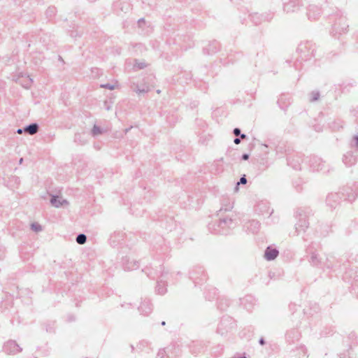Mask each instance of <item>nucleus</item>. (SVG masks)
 I'll return each mask as SVG.
<instances>
[{
	"label": "nucleus",
	"instance_id": "1",
	"mask_svg": "<svg viewBox=\"0 0 358 358\" xmlns=\"http://www.w3.org/2000/svg\"><path fill=\"white\" fill-rule=\"evenodd\" d=\"M218 220L208 224V229L209 231L215 234L227 235L229 233L230 230L234 229L236 223L233 219V215H218Z\"/></svg>",
	"mask_w": 358,
	"mask_h": 358
},
{
	"label": "nucleus",
	"instance_id": "2",
	"mask_svg": "<svg viewBox=\"0 0 358 358\" xmlns=\"http://www.w3.org/2000/svg\"><path fill=\"white\" fill-rule=\"evenodd\" d=\"M357 196V193L350 187H345L341 191L336 193H330L326 199V203L331 209H334L340 203L341 201L352 202Z\"/></svg>",
	"mask_w": 358,
	"mask_h": 358
},
{
	"label": "nucleus",
	"instance_id": "3",
	"mask_svg": "<svg viewBox=\"0 0 358 358\" xmlns=\"http://www.w3.org/2000/svg\"><path fill=\"white\" fill-rule=\"evenodd\" d=\"M314 215L313 210L309 206H301L294 209V217L296 220L295 223V234H300L305 232L309 227V218Z\"/></svg>",
	"mask_w": 358,
	"mask_h": 358
},
{
	"label": "nucleus",
	"instance_id": "4",
	"mask_svg": "<svg viewBox=\"0 0 358 358\" xmlns=\"http://www.w3.org/2000/svg\"><path fill=\"white\" fill-rule=\"evenodd\" d=\"M315 44L312 41L301 42L296 49L299 57L294 62V69L296 71H300L302 69V62L310 60L312 57H315Z\"/></svg>",
	"mask_w": 358,
	"mask_h": 358
},
{
	"label": "nucleus",
	"instance_id": "5",
	"mask_svg": "<svg viewBox=\"0 0 358 358\" xmlns=\"http://www.w3.org/2000/svg\"><path fill=\"white\" fill-rule=\"evenodd\" d=\"M278 153H285L287 155V165L294 170H301L303 158L301 154L292 153L293 150L290 146L287 148L285 143H280L276 147Z\"/></svg>",
	"mask_w": 358,
	"mask_h": 358
},
{
	"label": "nucleus",
	"instance_id": "6",
	"mask_svg": "<svg viewBox=\"0 0 358 358\" xmlns=\"http://www.w3.org/2000/svg\"><path fill=\"white\" fill-rule=\"evenodd\" d=\"M331 20L334 21L332 25V31L335 34H342L345 33L349 27L347 18L343 15L341 10H338L331 15Z\"/></svg>",
	"mask_w": 358,
	"mask_h": 358
},
{
	"label": "nucleus",
	"instance_id": "7",
	"mask_svg": "<svg viewBox=\"0 0 358 358\" xmlns=\"http://www.w3.org/2000/svg\"><path fill=\"white\" fill-rule=\"evenodd\" d=\"M173 36H170L166 38V43L168 45L178 44L181 48L185 50L189 48L194 45V42L192 41V37L189 35H180L173 33Z\"/></svg>",
	"mask_w": 358,
	"mask_h": 358
},
{
	"label": "nucleus",
	"instance_id": "8",
	"mask_svg": "<svg viewBox=\"0 0 358 358\" xmlns=\"http://www.w3.org/2000/svg\"><path fill=\"white\" fill-rule=\"evenodd\" d=\"M236 327L235 320L230 316H223L218 324L217 331L222 336L231 332Z\"/></svg>",
	"mask_w": 358,
	"mask_h": 358
},
{
	"label": "nucleus",
	"instance_id": "9",
	"mask_svg": "<svg viewBox=\"0 0 358 358\" xmlns=\"http://www.w3.org/2000/svg\"><path fill=\"white\" fill-rule=\"evenodd\" d=\"M336 338L338 341L341 340V347L343 350H346L348 352L349 358H351L350 350L352 349V345H358V336L354 331H351L346 337L342 338L340 335H336Z\"/></svg>",
	"mask_w": 358,
	"mask_h": 358
},
{
	"label": "nucleus",
	"instance_id": "10",
	"mask_svg": "<svg viewBox=\"0 0 358 358\" xmlns=\"http://www.w3.org/2000/svg\"><path fill=\"white\" fill-rule=\"evenodd\" d=\"M189 278L196 285L206 281L207 274L202 266H196L189 272Z\"/></svg>",
	"mask_w": 358,
	"mask_h": 358
},
{
	"label": "nucleus",
	"instance_id": "11",
	"mask_svg": "<svg viewBox=\"0 0 358 358\" xmlns=\"http://www.w3.org/2000/svg\"><path fill=\"white\" fill-rule=\"evenodd\" d=\"M160 276H158V294L164 295L167 292V281L170 278V274L164 271V267H160Z\"/></svg>",
	"mask_w": 358,
	"mask_h": 358
},
{
	"label": "nucleus",
	"instance_id": "12",
	"mask_svg": "<svg viewBox=\"0 0 358 358\" xmlns=\"http://www.w3.org/2000/svg\"><path fill=\"white\" fill-rule=\"evenodd\" d=\"M255 212L260 215H268V217H270L273 213V210H271L269 202L267 201H260L255 206Z\"/></svg>",
	"mask_w": 358,
	"mask_h": 358
},
{
	"label": "nucleus",
	"instance_id": "13",
	"mask_svg": "<svg viewBox=\"0 0 358 358\" xmlns=\"http://www.w3.org/2000/svg\"><path fill=\"white\" fill-rule=\"evenodd\" d=\"M250 20L255 25H259L264 22H271L273 17V13H265L263 14L254 13L250 15Z\"/></svg>",
	"mask_w": 358,
	"mask_h": 358
},
{
	"label": "nucleus",
	"instance_id": "14",
	"mask_svg": "<svg viewBox=\"0 0 358 358\" xmlns=\"http://www.w3.org/2000/svg\"><path fill=\"white\" fill-rule=\"evenodd\" d=\"M308 163L313 171H320L324 169L325 162L320 157L313 155L309 157Z\"/></svg>",
	"mask_w": 358,
	"mask_h": 358
},
{
	"label": "nucleus",
	"instance_id": "15",
	"mask_svg": "<svg viewBox=\"0 0 358 358\" xmlns=\"http://www.w3.org/2000/svg\"><path fill=\"white\" fill-rule=\"evenodd\" d=\"M261 224L256 220H251L246 222L244 225V229L247 233L256 234L260 229Z\"/></svg>",
	"mask_w": 358,
	"mask_h": 358
},
{
	"label": "nucleus",
	"instance_id": "16",
	"mask_svg": "<svg viewBox=\"0 0 358 358\" xmlns=\"http://www.w3.org/2000/svg\"><path fill=\"white\" fill-rule=\"evenodd\" d=\"M22 349L19 346V345L13 340L8 341L6 342L3 346V351L7 354H17L20 352Z\"/></svg>",
	"mask_w": 358,
	"mask_h": 358
},
{
	"label": "nucleus",
	"instance_id": "17",
	"mask_svg": "<svg viewBox=\"0 0 358 358\" xmlns=\"http://www.w3.org/2000/svg\"><path fill=\"white\" fill-rule=\"evenodd\" d=\"M220 50V44L218 41L214 40L210 41L208 44L203 47V52L205 55H210L217 53Z\"/></svg>",
	"mask_w": 358,
	"mask_h": 358
},
{
	"label": "nucleus",
	"instance_id": "18",
	"mask_svg": "<svg viewBox=\"0 0 358 358\" xmlns=\"http://www.w3.org/2000/svg\"><path fill=\"white\" fill-rule=\"evenodd\" d=\"M322 13L321 8L315 5H310L308 7L307 16L310 20H317Z\"/></svg>",
	"mask_w": 358,
	"mask_h": 358
},
{
	"label": "nucleus",
	"instance_id": "19",
	"mask_svg": "<svg viewBox=\"0 0 358 358\" xmlns=\"http://www.w3.org/2000/svg\"><path fill=\"white\" fill-rule=\"evenodd\" d=\"M293 358H308V350L304 345H300L292 350Z\"/></svg>",
	"mask_w": 358,
	"mask_h": 358
},
{
	"label": "nucleus",
	"instance_id": "20",
	"mask_svg": "<svg viewBox=\"0 0 358 358\" xmlns=\"http://www.w3.org/2000/svg\"><path fill=\"white\" fill-rule=\"evenodd\" d=\"M138 310L141 315H148L152 311V306L150 299L147 298L143 299Z\"/></svg>",
	"mask_w": 358,
	"mask_h": 358
},
{
	"label": "nucleus",
	"instance_id": "21",
	"mask_svg": "<svg viewBox=\"0 0 358 358\" xmlns=\"http://www.w3.org/2000/svg\"><path fill=\"white\" fill-rule=\"evenodd\" d=\"M357 160V155L352 151H348L343 155V162L347 166H352L355 165Z\"/></svg>",
	"mask_w": 358,
	"mask_h": 358
},
{
	"label": "nucleus",
	"instance_id": "22",
	"mask_svg": "<svg viewBox=\"0 0 358 358\" xmlns=\"http://www.w3.org/2000/svg\"><path fill=\"white\" fill-rule=\"evenodd\" d=\"M241 303L248 311H251L256 305V299L252 295H246L241 299Z\"/></svg>",
	"mask_w": 358,
	"mask_h": 358
},
{
	"label": "nucleus",
	"instance_id": "23",
	"mask_svg": "<svg viewBox=\"0 0 358 358\" xmlns=\"http://www.w3.org/2000/svg\"><path fill=\"white\" fill-rule=\"evenodd\" d=\"M301 337V333L296 329H292L287 331L285 338L287 342L292 343L296 341H299Z\"/></svg>",
	"mask_w": 358,
	"mask_h": 358
},
{
	"label": "nucleus",
	"instance_id": "24",
	"mask_svg": "<svg viewBox=\"0 0 358 358\" xmlns=\"http://www.w3.org/2000/svg\"><path fill=\"white\" fill-rule=\"evenodd\" d=\"M277 103L282 110L286 111L291 103V97L288 94H282L278 98Z\"/></svg>",
	"mask_w": 358,
	"mask_h": 358
},
{
	"label": "nucleus",
	"instance_id": "25",
	"mask_svg": "<svg viewBox=\"0 0 358 358\" xmlns=\"http://www.w3.org/2000/svg\"><path fill=\"white\" fill-rule=\"evenodd\" d=\"M174 349L173 345L160 349L158 351L157 356L158 357H159V358H174L176 357L175 353L173 352Z\"/></svg>",
	"mask_w": 358,
	"mask_h": 358
},
{
	"label": "nucleus",
	"instance_id": "26",
	"mask_svg": "<svg viewBox=\"0 0 358 358\" xmlns=\"http://www.w3.org/2000/svg\"><path fill=\"white\" fill-rule=\"evenodd\" d=\"M279 255L277 248H266L264 257L267 261L274 260Z\"/></svg>",
	"mask_w": 358,
	"mask_h": 358
},
{
	"label": "nucleus",
	"instance_id": "27",
	"mask_svg": "<svg viewBox=\"0 0 358 358\" xmlns=\"http://www.w3.org/2000/svg\"><path fill=\"white\" fill-rule=\"evenodd\" d=\"M299 3L296 0H289L288 2L285 3L283 6V10L285 12L289 13L295 12L299 8Z\"/></svg>",
	"mask_w": 358,
	"mask_h": 358
},
{
	"label": "nucleus",
	"instance_id": "28",
	"mask_svg": "<svg viewBox=\"0 0 358 358\" xmlns=\"http://www.w3.org/2000/svg\"><path fill=\"white\" fill-rule=\"evenodd\" d=\"M233 208V203L228 199H224L222 202V207L217 212L218 215H227V212H230Z\"/></svg>",
	"mask_w": 358,
	"mask_h": 358
},
{
	"label": "nucleus",
	"instance_id": "29",
	"mask_svg": "<svg viewBox=\"0 0 358 358\" xmlns=\"http://www.w3.org/2000/svg\"><path fill=\"white\" fill-rule=\"evenodd\" d=\"M217 308L222 311L226 310L229 305L230 301L224 296L219 297L217 302Z\"/></svg>",
	"mask_w": 358,
	"mask_h": 358
},
{
	"label": "nucleus",
	"instance_id": "30",
	"mask_svg": "<svg viewBox=\"0 0 358 358\" xmlns=\"http://www.w3.org/2000/svg\"><path fill=\"white\" fill-rule=\"evenodd\" d=\"M125 270L131 271L138 267V262L134 259H127L123 263Z\"/></svg>",
	"mask_w": 358,
	"mask_h": 358
},
{
	"label": "nucleus",
	"instance_id": "31",
	"mask_svg": "<svg viewBox=\"0 0 358 358\" xmlns=\"http://www.w3.org/2000/svg\"><path fill=\"white\" fill-rule=\"evenodd\" d=\"M329 125L332 130L339 131L343 127V121L340 119H337L330 122Z\"/></svg>",
	"mask_w": 358,
	"mask_h": 358
},
{
	"label": "nucleus",
	"instance_id": "32",
	"mask_svg": "<svg viewBox=\"0 0 358 358\" xmlns=\"http://www.w3.org/2000/svg\"><path fill=\"white\" fill-rule=\"evenodd\" d=\"M310 260H309L310 262L313 266H317L320 262V258L319 257L318 252H317L316 250H315L314 251L310 252Z\"/></svg>",
	"mask_w": 358,
	"mask_h": 358
},
{
	"label": "nucleus",
	"instance_id": "33",
	"mask_svg": "<svg viewBox=\"0 0 358 358\" xmlns=\"http://www.w3.org/2000/svg\"><path fill=\"white\" fill-rule=\"evenodd\" d=\"M217 289L215 287H210L205 292V297L208 301H211L217 296Z\"/></svg>",
	"mask_w": 358,
	"mask_h": 358
},
{
	"label": "nucleus",
	"instance_id": "34",
	"mask_svg": "<svg viewBox=\"0 0 358 358\" xmlns=\"http://www.w3.org/2000/svg\"><path fill=\"white\" fill-rule=\"evenodd\" d=\"M50 202L51 204L56 208L66 205L67 203V201L66 200H62L61 199H58L57 197L55 196H53L51 199Z\"/></svg>",
	"mask_w": 358,
	"mask_h": 358
},
{
	"label": "nucleus",
	"instance_id": "35",
	"mask_svg": "<svg viewBox=\"0 0 358 358\" xmlns=\"http://www.w3.org/2000/svg\"><path fill=\"white\" fill-rule=\"evenodd\" d=\"M350 292L358 299V279H354L351 284Z\"/></svg>",
	"mask_w": 358,
	"mask_h": 358
},
{
	"label": "nucleus",
	"instance_id": "36",
	"mask_svg": "<svg viewBox=\"0 0 358 358\" xmlns=\"http://www.w3.org/2000/svg\"><path fill=\"white\" fill-rule=\"evenodd\" d=\"M310 101L315 102L319 100L320 96V93L318 90L312 91L310 94Z\"/></svg>",
	"mask_w": 358,
	"mask_h": 358
},
{
	"label": "nucleus",
	"instance_id": "37",
	"mask_svg": "<svg viewBox=\"0 0 358 358\" xmlns=\"http://www.w3.org/2000/svg\"><path fill=\"white\" fill-rule=\"evenodd\" d=\"M24 131L28 132L29 134L33 135L36 134L38 131V126L36 124H33L27 127L24 129Z\"/></svg>",
	"mask_w": 358,
	"mask_h": 358
},
{
	"label": "nucleus",
	"instance_id": "38",
	"mask_svg": "<svg viewBox=\"0 0 358 358\" xmlns=\"http://www.w3.org/2000/svg\"><path fill=\"white\" fill-rule=\"evenodd\" d=\"M143 271L145 272L147 276L150 278L155 279V271L154 269L146 267L143 270Z\"/></svg>",
	"mask_w": 358,
	"mask_h": 358
},
{
	"label": "nucleus",
	"instance_id": "39",
	"mask_svg": "<svg viewBox=\"0 0 358 358\" xmlns=\"http://www.w3.org/2000/svg\"><path fill=\"white\" fill-rule=\"evenodd\" d=\"M246 183H247V178H246V176H245V175H243V176L241 177V178H240L239 181H238V182H237V183H236V187H235V189H236V190H237V189H238V185H245V184H246Z\"/></svg>",
	"mask_w": 358,
	"mask_h": 358
},
{
	"label": "nucleus",
	"instance_id": "40",
	"mask_svg": "<svg viewBox=\"0 0 358 358\" xmlns=\"http://www.w3.org/2000/svg\"><path fill=\"white\" fill-rule=\"evenodd\" d=\"M77 243L78 244H84L86 241V236L84 234H80L76 238Z\"/></svg>",
	"mask_w": 358,
	"mask_h": 358
},
{
	"label": "nucleus",
	"instance_id": "41",
	"mask_svg": "<svg viewBox=\"0 0 358 358\" xmlns=\"http://www.w3.org/2000/svg\"><path fill=\"white\" fill-rule=\"evenodd\" d=\"M320 227H321V229H320L321 234H322L323 235L327 234L329 233V231L331 230L330 225L326 224L325 226H324V229H322V225Z\"/></svg>",
	"mask_w": 358,
	"mask_h": 358
},
{
	"label": "nucleus",
	"instance_id": "42",
	"mask_svg": "<svg viewBox=\"0 0 358 358\" xmlns=\"http://www.w3.org/2000/svg\"><path fill=\"white\" fill-rule=\"evenodd\" d=\"M31 229L34 231L38 232L41 230V226L38 223L34 222L31 224Z\"/></svg>",
	"mask_w": 358,
	"mask_h": 358
},
{
	"label": "nucleus",
	"instance_id": "43",
	"mask_svg": "<svg viewBox=\"0 0 358 358\" xmlns=\"http://www.w3.org/2000/svg\"><path fill=\"white\" fill-rule=\"evenodd\" d=\"M233 134L236 136H239L241 134V129L236 127V128H234V130H233Z\"/></svg>",
	"mask_w": 358,
	"mask_h": 358
},
{
	"label": "nucleus",
	"instance_id": "44",
	"mask_svg": "<svg viewBox=\"0 0 358 358\" xmlns=\"http://www.w3.org/2000/svg\"><path fill=\"white\" fill-rule=\"evenodd\" d=\"M92 132L94 135H97V134H99L101 133L100 129L96 126L94 127V128L92 129Z\"/></svg>",
	"mask_w": 358,
	"mask_h": 358
},
{
	"label": "nucleus",
	"instance_id": "45",
	"mask_svg": "<svg viewBox=\"0 0 358 358\" xmlns=\"http://www.w3.org/2000/svg\"><path fill=\"white\" fill-rule=\"evenodd\" d=\"M250 157V155L248 154V153H243L241 156V159L242 160H244V161H246L249 159Z\"/></svg>",
	"mask_w": 358,
	"mask_h": 358
},
{
	"label": "nucleus",
	"instance_id": "46",
	"mask_svg": "<svg viewBox=\"0 0 358 358\" xmlns=\"http://www.w3.org/2000/svg\"><path fill=\"white\" fill-rule=\"evenodd\" d=\"M241 140L239 137H236L234 139V143L236 145L239 144L241 143Z\"/></svg>",
	"mask_w": 358,
	"mask_h": 358
},
{
	"label": "nucleus",
	"instance_id": "47",
	"mask_svg": "<svg viewBox=\"0 0 358 358\" xmlns=\"http://www.w3.org/2000/svg\"><path fill=\"white\" fill-rule=\"evenodd\" d=\"M355 147L358 149V135L354 136Z\"/></svg>",
	"mask_w": 358,
	"mask_h": 358
},
{
	"label": "nucleus",
	"instance_id": "48",
	"mask_svg": "<svg viewBox=\"0 0 358 358\" xmlns=\"http://www.w3.org/2000/svg\"><path fill=\"white\" fill-rule=\"evenodd\" d=\"M259 343L261 345H265L266 343V341L264 340V338L263 337L260 338V339L259 340Z\"/></svg>",
	"mask_w": 358,
	"mask_h": 358
},
{
	"label": "nucleus",
	"instance_id": "49",
	"mask_svg": "<svg viewBox=\"0 0 358 358\" xmlns=\"http://www.w3.org/2000/svg\"><path fill=\"white\" fill-rule=\"evenodd\" d=\"M239 136H240L239 138H241V139H246L248 138L246 134H242V133L241 134V135Z\"/></svg>",
	"mask_w": 358,
	"mask_h": 358
},
{
	"label": "nucleus",
	"instance_id": "50",
	"mask_svg": "<svg viewBox=\"0 0 358 358\" xmlns=\"http://www.w3.org/2000/svg\"><path fill=\"white\" fill-rule=\"evenodd\" d=\"M198 103L196 101H194L193 102L192 104H191V108H194V107H196L197 106Z\"/></svg>",
	"mask_w": 358,
	"mask_h": 358
},
{
	"label": "nucleus",
	"instance_id": "51",
	"mask_svg": "<svg viewBox=\"0 0 358 358\" xmlns=\"http://www.w3.org/2000/svg\"><path fill=\"white\" fill-rule=\"evenodd\" d=\"M355 37L358 42V30L355 33Z\"/></svg>",
	"mask_w": 358,
	"mask_h": 358
},
{
	"label": "nucleus",
	"instance_id": "52",
	"mask_svg": "<svg viewBox=\"0 0 358 358\" xmlns=\"http://www.w3.org/2000/svg\"><path fill=\"white\" fill-rule=\"evenodd\" d=\"M234 358H246L245 356L238 355V357H234Z\"/></svg>",
	"mask_w": 358,
	"mask_h": 358
},
{
	"label": "nucleus",
	"instance_id": "53",
	"mask_svg": "<svg viewBox=\"0 0 358 358\" xmlns=\"http://www.w3.org/2000/svg\"><path fill=\"white\" fill-rule=\"evenodd\" d=\"M22 129H20L17 130V133L18 134H22Z\"/></svg>",
	"mask_w": 358,
	"mask_h": 358
},
{
	"label": "nucleus",
	"instance_id": "54",
	"mask_svg": "<svg viewBox=\"0 0 358 358\" xmlns=\"http://www.w3.org/2000/svg\"><path fill=\"white\" fill-rule=\"evenodd\" d=\"M352 271V270H350L349 271L346 272L345 275H348L349 273H351Z\"/></svg>",
	"mask_w": 358,
	"mask_h": 358
},
{
	"label": "nucleus",
	"instance_id": "55",
	"mask_svg": "<svg viewBox=\"0 0 358 358\" xmlns=\"http://www.w3.org/2000/svg\"><path fill=\"white\" fill-rule=\"evenodd\" d=\"M161 324L163 326L165 325V322L164 321L162 322Z\"/></svg>",
	"mask_w": 358,
	"mask_h": 358
},
{
	"label": "nucleus",
	"instance_id": "56",
	"mask_svg": "<svg viewBox=\"0 0 358 358\" xmlns=\"http://www.w3.org/2000/svg\"><path fill=\"white\" fill-rule=\"evenodd\" d=\"M268 246L272 247V246H275V245L274 244H271Z\"/></svg>",
	"mask_w": 358,
	"mask_h": 358
},
{
	"label": "nucleus",
	"instance_id": "57",
	"mask_svg": "<svg viewBox=\"0 0 358 358\" xmlns=\"http://www.w3.org/2000/svg\"><path fill=\"white\" fill-rule=\"evenodd\" d=\"M160 92H160V90H158V91H157L158 94H159Z\"/></svg>",
	"mask_w": 358,
	"mask_h": 358
},
{
	"label": "nucleus",
	"instance_id": "58",
	"mask_svg": "<svg viewBox=\"0 0 358 358\" xmlns=\"http://www.w3.org/2000/svg\"><path fill=\"white\" fill-rule=\"evenodd\" d=\"M357 358H358V356H357Z\"/></svg>",
	"mask_w": 358,
	"mask_h": 358
}]
</instances>
